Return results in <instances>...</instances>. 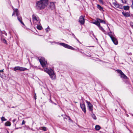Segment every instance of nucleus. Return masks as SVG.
Instances as JSON below:
<instances>
[{
  "label": "nucleus",
  "mask_w": 133,
  "mask_h": 133,
  "mask_svg": "<svg viewBox=\"0 0 133 133\" xmlns=\"http://www.w3.org/2000/svg\"><path fill=\"white\" fill-rule=\"evenodd\" d=\"M39 62L42 67L44 69V71L48 73L51 78L52 79L55 78L56 76L53 71L51 69H47V61L44 58H41L39 59Z\"/></svg>",
  "instance_id": "obj_1"
},
{
  "label": "nucleus",
  "mask_w": 133,
  "mask_h": 133,
  "mask_svg": "<svg viewBox=\"0 0 133 133\" xmlns=\"http://www.w3.org/2000/svg\"><path fill=\"white\" fill-rule=\"evenodd\" d=\"M36 5L37 8L38 9H42L45 7L40 1L37 2L36 3Z\"/></svg>",
  "instance_id": "obj_2"
},
{
  "label": "nucleus",
  "mask_w": 133,
  "mask_h": 133,
  "mask_svg": "<svg viewBox=\"0 0 133 133\" xmlns=\"http://www.w3.org/2000/svg\"><path fill=\"white\" fill-rule=\"evenodd\" d=\"M59 44L63 46L66 48L70 49L72 50H74L75 49L69 45H68L64 43H60Z\"/></svg>",
  "instance_id": "obj_3"
},
{
  "label": "nucleus",
  "mask_w": 133,
  "mask_h": 133,
  "mask_svg": "<svg viewBox=\"0 0 133 133\" xmlns=\"http://www.w3.org/2000/svg\"><path fill=\"white\" fill-rule=\"evenodd\" d=\"M27 69L25 68H23L20 66H16L14 68V70L16 71L17 70L21 71H24L26 70Z\"/></svg>",
  "instance_id": "obj_4"
},
{
  "label": "nucleus",
  "mask_w": 133,
  "mask_h": 133,
  "mask_svg": "<svg viewBox=\"0 0 133 133\" xmlns=\"http://www.w3.org/2000/svg\"><path fill=\"white\" fill-rule=\"evenodd\" d=\"M85 102L88 105L89 110L91 111H92L93 109L92 105L91 103L90 102L88 101L87 100H86Z\"/></svg>",
  "instance_id": "obj_5"
},
{
  "label": "nucleus",
  "mask_w": 133,
  "mask_h": 133,
  "mask_svg": "<svg viewBox=\"0 0 133 133\" xmlns=\"http://www.w3.org/2000/svg\"><path fill=\"white\" fill-rule=\"evenodd\" d=\"M79 21L81 24L83 25L84 24L85 21L84 18L83 16H80L79 19Z\"/></svg>",
  "instance_id": "obj_6"
},
{
  "label": "nucleus",
  "mask_w": 133,
  "mask_h": 133,
  "mask_svg": "<svg viewBox=\"0 0 133 133\" xmlns=\"http://www.w3.org/2000/svg\"><path fill=\"white\" fill-rule=\"evenodd\" d=\"M55 2H50L49 5V8L51 10L54 9L55 8Z\"/></svg>",
  "instance_id": "obj_7"
},
{
  "label": "nucleus",
  "mask_w": 133,
  "mask_h": 133,
  "mask_svg": "<svg viewBox=\"0 0 133 133\" xmlns=\"http://www.w3.org/2000/svg\"><path fill=\"white\" fill-rule=\"evenodd\" d=\"M40 1L45 7H46L48 4V0H41Z\"/></svg>",
  "instance_id": "obj_8"
},
{
  "label": "nucleus",
  "mask_w": 133,
  "mask_h": 133,
  "mask_svg": "<svg viewBox=\"0 0 133 133\" xmlns=\"http://www.w3.org/2000/svg\"><path fill=\"white\" fill-rule=\"evenodd\" d=\"M80 106L83 111L85 113L86 111V110L85 105V104L84 103L80 104Z\"/></svg>",
  "instance_id": "obj_9"
},
{
  "label": "nucleus",
  "mask_w": 133,
  "mask_h": 133,
  "mask_svg": "<svg viewBox=\"0 0 133 133\" xmlns=\"http://www.w3.org/2000/svg\"><path fill=\"white\" fill-rule=\"evenodd\" d=\"M111 40L115 45H117L118 44V41L117 39L115 37H114L111 39Z\"/></svg>",
  "instance_id": "obj_10"
},
{
  "label": "nucleus",
  "mask_w": 133,
  "mask_h": 133,
  "mask_svg": "<svg viewBox=\"0 0 133 133\" xmlns=\"http://www.w3.org/2000/svg\"><path fill=\"white\" fill-rule=\"evenodd\" d=\"M96 20V21L95 22H92V23L96 25L98 27L99 26V25H100V23L98 20Z\"/></svg>",
  "instance_id": "obj_11"
},
{
  "label": "nucleus",
  "mask_w": 133,
  "mask_h": 133,
  "mask_svg": "<svg viewBox=\"0 0 133 133\" xmlns=\"http://www.w3.org/2000/svg\"><path fill=\"white\" fill-rule=\"evenodd\" d=\"M32 19L33 21H38V18L36 17L34 15H33L32 16Z\"/></svg>",
  "instance_id": "obj_12"
},
{
  "label": "nucleus",
  "mask_w": 133,
  "mask_h": 133,
  "mask_svg": "<svg viewBox=\"0 0 133 133\" xmlns=\"http://www.w3.org/2000/svg\"><path fill=\"white\" fill-rule=\"evenodd\" d=\"M121 77L123 78L124 79L127 78V76L123 73L121 75Z\"/></svg>",
  "instance_id": "obj_13"
},
{
  "label": "nucleus",
  "mask_w": 133,
  "mask_h": 133,
  "mask_svg": "<svg viewBox=\"0 0 133 133\" xmlns=\"http://www.w3.org/2000/svg\"><path fill=\"white\" fill-rule=\"evenodd\" d=\"M15 13L16 14L17 16H18L19 15V12H18V10L17 9H16L15 10Z\"/></svg>",
  "instance_id": "obj_14"
},
{
  "label": "nucleus",
  "mask_w": 133,
  "mask_h": 133,
  "mask_svg": "<svg viewBox=\"0 0 133 133\" xmlns=\"http://www.w3.org/2000/svg\"><path fill=\"white\" fill-rule=\"evenodd\" d=\"M96 20H98L99 22H100L101 23H103L104 24L105 23V21L103 20H102L98 18H97Z\"/></svg>",
  "instance_id": "obj_15"
},
{
  "label": "nucleus",
  "mask_w": 133,
  "mask_h": 133,
  "mask_svg": "<svg viewBox=\"0 0 133 133\" xmlns=\"http://www.w3.org/2000/svg\"><path fill=\"white\" fill-rule=\"evenodd\" d=\"M11 125V123L10 122H8V121L6 122L5 123V125L6 126H9Z\"/></svg>",
  "instance_id": "obj_16"
},
{
  "label": "nucleus",
  "mask_w": 133,
  "mask_h": 133,
  "mask_svg": "<svg viewBox=\"0 0 133 133\" xmlns=\"http://www.w3.org/2000/svg\"><path fill=\"white\" fill-rule=\"evenodd\" d=\"M2 41L4 43H5L6 44H7L6 40L4 38H2L1 39Z\"/></svg>",
  "instance_id": "obj_17"
},
{
  "label": "nucleus",
  "mask_w": 133,
  "mask_h": 133,
  "mask_svg": "<svg viewBox=\"0 0 133 133\" xmlns=\"http://www.w3.org/2000/svg\"><path fill=\"white\" fill-rule=\"evenodd\" d=\"M101 129V127L98 125H96L95 127V129L97 130H99Z\"/></svg>",
  "instance_id": "obj_18"
},
{
  "label": "nucleus",
  "mask_w": 133,
  "mask_h": 133,
  "mask_svg": "<svg viewBox=\"0 0 133 133\" xmlns=\"http://www.w3.org/2000/svg\"><path fill=\"white\" fill-rule=\"evenodd\" d=\"M123 8L125 10H127L129 9V7L128 6H123Z\"/></svg>",
  "instance_id": "obj_19"
},
{
  "label": "nucleus",
  "mask_w": 133,
  "mask_h": 133,
  "mask_svg": "<svg viewBox=\"0 0 133 133\" xmlns=\"http://www.w3.org/2000/svg\"><path fill=\"white\" fill-rule=\"evenodd\" d=\"M97 7L98 9L101 10L103 9V8L98 4L97 5Z\"/></svg>",
  "instance_id": "obj_20"
},
{
  "label": "nucleus",
  "mask_w": 133,
  "mask_h": 133,
  "mask_svg": "<svg viewBox=\"0 0 133 133\" xmlns=\"http://www.w3.org/2000/svg\"><path fill=\"white\" fill-rule=\"evenodd\" d=\"M122 13L125 16H129V14L125 12H122Z\"/></svg>",
  "instance_id": "obj_21"
},
{
  "label": "nucleus",
  "mask_w": 133,
  "mask_h": 133,
  "mask_svg": "<svg viewBox=\"0 0 133 133\" xmlns=\"http://www.w3.org/2000/svg\"><path fill=\"white\" fill-rule=\"evenodd\" d=\"M18 19L21 22V23L23 24V23L22 21V18L21 17H19V16H17Z\"/></svg>",
  "instance_id": "obj_22"
},
{
  "label": "nucleus",
  "mask_w": 133,
  "mask_h": 133,
  "mask_svg": "<svg viewBox=\"0 0 133 133\" xmlns=\"http://www.w3.org/2000/svg\"><path fill=\"white\" fill-rule=\"evenodd\" d=\"M114 5L117 8H120V7L121 6V5H119L118 4H116L115 3L114 4Z\"/></svg>",
  "instance_id": "obj_23"
},
{
  "label": "nucleus",
  "mask_w": 133,
  "mask_h": 133,
  "mask_svg": "<svg viewBox=\"0 0 133 133\" xmlns=\"http://www.w3.org/2000/svg\"><path fill=\"white\" fill-rule=\"evenodd\" d=\"M37 28L39 30H41L42 29V26L39 25H37Z\"/></svg>",
  "instance_id": "obj_24"
},
{
  "label": "nucleus",
  "mask_w": 133,
  "mask_h": 133,
  "mask_svg": "<svg viewBox=\"0 0 133 133\" xmlns=\"http://www.w3.org/2000/svg\"><path fill=\"white\" fill-rule=\"evenodd\" d=\"M98 27L99 28V29H101L103 32H105L104 30L103 29L102 27L100 26V25H99V26Z\"/></svg>",
  "instance_id": "obj_25"
},
{
  "label": "nucleus",
  "mask_w": 133,
  "mask_h": 133,
  "mask_svg": "<svg viewBox=\"0 0 133 133\" xmlns=\"http://www.w3.org/2000/svg\"><path fill=\"white\" fill-rule=\"evenodd\" d=\"M91 115L92 117L94 119H96V118L94 114H92Z\"/></svg>",
  "instance_id": "obj_26"
},
{
  "label": "nucleus",
  "mask_w": 133,
  "mask_h": 133,
  "mask_svg": "<svg viewBox=\"0 0 133 133\" xmlns=\"http://www.w3.org/2000/svg\"><path fill=\"white\" fill-rule=\"evenodd\" d=\"M117 72H118L121 75V74H122L123 72L121 70H117Z\"/></svg>",
  "instance_id": "obj_27"
},
{
  "label": "nucleus",
  "mask_w": 133,
  "mask_h": 133,
  "mask_svg": "<svg viewBox=\"0 0 133 133\" xmlns=\"http://www.w3.org/2000/svg\"><path fill=\"white\" fill-rule=\"evenodd\" d=\"M1 120L2 121H5L6 120V119H5L4 117H2L1 118Z\"/></svg>",
  "instance_id": "obj_28"
},
{
  "label": "nucleus",
  "mask_w": 133,
  "mask_h": 133,
  "mask_svg": "<svg viewBox=\"0 0 133 133\" xmlns=\"http://www.w3.org/2000/svg\"><path fill=\"white\" fill-rule=\"evenodd\" d=\"M108 35L109 36H110L111 39H112L114 37L112 36V35L110 33H109L108 34Z\"/></svg>",
  "instance_id": "obj_29"
},
{
  "label": "nucleus",
  "mask_w": 133,
  "mask_h": 133,
  "mask_svg": "<svg viewBox=\"0 0 133 133\" xmlns=\"http://www.w3.org/2000/svg\"><path fill=\"white\" fill-rule=\"evenodd\" d=\"M45 30L46 31V32H47L49 30V26L45 29Z\"/></svg>",
  "instance_id": "obj_30"
},
{
  "label": "nucleus",
  "mask_w": 133,
  "mask_h": 133,
  "mask_svg": "<svg viewBox=\"0 0 133 133\" xmlns=\"http://www.w3.org/2000/svg\"><path fill=\"white\" fill-rule=\"evenodd\" d=\"M123 3H126L127 0H121Z\"/></svg>",
  "instance_id": "obj_31"
},
{
  "label": "nucleus",
  "mask_w": 133,
  "mask_h": 133,
  "mask_svg": "<svg viewBox=\"0 0 133 133\" xmlns=\"http://www.w3.org/2000/svg\"><path fill=\"white\" fill-rule=\"evenodd\" d=\"M42 129H43V130L44 131H46V128L45 127H43V128Z\"/></svg>",
  "instance_id": "obj_32"
},
{
  "label": "nucleus",
  "mask_w": 133,
  "mask_h": 133,
  "mask_svg": "<svg viewBox=\"0 0 133 133\" xmlns=\"http://www.w3.org/2000/svg\"><path fill=\"white\" fill-rule=\"evenodd\" d=\"M130 25L131 27L133 28V23L132 22L130 23Z\"/></svg>",
  "instance_id": "obj_33"
},
{
  "label": "nucleus",
  "mask_w": 133,
  "mask_h": 133,
  "mask_svg": "<svg viewBox=\"0 0 133 133\" xmlns=\"http://www.w3.org/2000/svg\"><path fill=\"white\" fill-rule=\"evenodd\" d=\"M25 122L24 120H23L22 121V125H23V124H25Z\"/></svg>",
  "instance_id": "obj_34"
},
{
  "label": "nucleus",
  "mask_w": 133,
  "mask_h": 133,
  "mask_svg": "<svg viewBox=\"0 0 133 133\" xmlns=\"http://www.w3.org/2000/svg\"><path fill=\"white\" fill-rule=\"evenodd\" d=\"M132 4L131 5V7L132 8H133V0H132Z\"/></svg>",
  "instance_id": "obj_35"
},
{
  "label": "nucleus",
  "mask_w": 133,
  "mask_h": 133,
  "mask_svg": "<svg viewBox=\"0 0 133 133\" xmlns=\"http://www.w3.org/2000/svg\"><path fill=\"white\" fill-rule=\"evenodd\" d=\"M15 13V10H14V12H13V13L12 14V16H13L14 15Z\"/></svg>",
  "instance_id": "obj_36"
},
{
  "label": "nucleus",
  "mask_w": 133,
  "mask_h": 133,
  "mask_svg": "<svg viewBox=\"0 0 133 133\" xmlns=\"http://www.w3.org/2000/svg\"><path fill=\"white\" fill-rule=\"evenodd\" d=\"M16 120V119H14L13 120L12 122L14 123V122H15Z\"/></svg>",
  "instance_id": "obj_37"
},
{
  "label": "nucleus",
  "mask_w": 133,
  "mask_h": 133,
  "mask_svg": "<svg viewBox=\"0 0 133 133\" xmlns=\"http://www.w3.org/2000/svg\"><path fill=\"white\" fill-rule=\"evenodd\" d=\"M50 101L51 102H52V101L51 100V96H50Z\"/></svg>",
  "instance_id": "obj_38"
},
{
  "label": "nucleus",
  "mask_w": 133,
  "mask_h": 133,
  "mask_svg": "<svg viewBox=\"0 0 133 133\" xmlns=\"http://www.w3.org/2000/svg\"><path fill=\"white\" fill-rule=\"evenodd\" d=\"M73 35L74 36V37L75 38H76V37L75 36V35H74V34H73Z\"/></svg>",
  "instance_id": "obj_39"
},
{
  "label": "nucleus",
  "mask_w": 133,
  "mask_h": 133,
  "mask_svg": "<svg viewBox=\"0 0 133 133\" xmlns=\"http://www.w3.org/2000/svg\"><path fill=\"white\" fill-rule=\"evenodd\" d=\"M3 70L4 69H3V70H1V72H3Z\"/></svg>",
  "instance_id": "obj_40"
},
{
  "label": "nucleus",
  "mask_w": 133,
  "mask_h": 133,
  "mask_svg": "<svg viewBox=\"0 0 133 133\" xmlns=\"http://www.w3.org/2000/svg\"><path fill=\"white\" fill-rule=\"evenodd\" d=\"M76 39V40H77V41H78V42H79V40L76 38H75Z\"/></svg>",
  "instance_id": "obj_41"
},
{
  "label": "nucleus",
  "mask_w": 133,
  "mask_h": 133,
  "mask_svg": "<svg viewBox=\"0 0 133 133\" xmlns=\"http://www.w3.org/2000/svg\"><path fill=\"white\" fill-rule=\"evenodd\" d=\"M36 99V97H35V99Z\"/></svg>",
  "instance_id": "obj_42"
},
{
  "label": "nucleus",
  "mask_w": 133,
  "mask_h": 133,
  "mask_svg": "<svg viewBox=\"0 0 133 133\" xmlns=\"http://www.w3.org/2000/svg\"><path fill=\"white\" fill-rule=\"evenodd\" d=\"M0 72H1V70H0Z\"/></svg>",
  "instance_id": "obj_43"
},
{
  "label": "nucleus",
  "mask_w": 133,
  "mask_h": 133,
  "mask_svg": "<svg viewBox=\"0 0 133 133\" xmlns=\"http://www.w3.org/2000/svg\"><path fill=\"white\" fill-rule=\"evenodd\" d=\"M54 104H56L55 103H54Z\"/></svg>",
  "instance_id": "obj_44"
}]
</instances>
